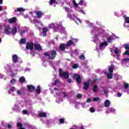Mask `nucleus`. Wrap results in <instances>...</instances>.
Instances as JSON below:
<instances>
[{"instance_id": "f257e3e1", "label": "nucleus", "mask_w": 129, "mask_h": 129, "mask_svg": "<svg viewBox=\"0 0 129 129\" xmlns=\"http://www.w3.org/2000/svg\"><path fill=\"white\" fill-rule=\"evenodd\" d=\"M44 55L45 57H48L49 60H54L56 58V56H57V51L55 50H52L50 51V52H45Z\"/></svg>"}, {"instance_id": "f03ea898", "label": "nucleus", "mask_w": 129, "mask_h": 129, "mask_svg": "<svg viewBox=\"0 0 129 129\" xmlns=\"http://www.w3.org/2000/svg\"><path fill=\"white\" fill-rule=\"evenodd\" d=\"M59 72L60 77H63L64 79H68V78H69L70 75L68 72H65L63 73V71L62 70V69H60L59 70Z\"/></svg>"}, {"instance_id": "7ed1b4c3", "label": "nucleus", "mask_w": 129, "mask_h": 129, "mask_svg": "<svg viewBox=\"0 0 129 129\" xmlns=\"http://www.w3.org/2000/svg\"><path fill=\"white\" fill-rule=\"evenodd\" d=\"M66 10L68 12L67 16L68 18L70 19H72V20H74V19L76 18V16L73 14V11L70 10V9L66 7Z\"/></svg>"}, {"instance_id": "20e7f679", "label": "nucleus", "mask_w": 129, "mask_h": 129, "mask_svg": "<svg viewBox=\"0 0 129 129\" xmlns=\"http://www.w3.org/2000/svg\"><path fill=\"white\" fill-rule=\"evenodd\" d=\"M34 43L32 42H27L26 45V49L27 50H30V51H33L34 50Z\"/></svg>"}, {"instance_id": "39448f33", "label": "nucleus", "mask_w": 129, "mask_h": 129, "mask_svg": "<svg viewBox=\"0 0 129 129\" xmlns=\"http://www.w3.org/2000/svg\"><path fill=\"white\" fill-rule=\"evenodd\" d=\"M73 77H74V79H75V80H76L78 83H79V84L81 83L82 79L81 78V76H80V75L78 74H75L74 75Z\"/></svg>"}, {"instance_id": "423d86ee", "label": "nucleus", "mask_w": 129, "mask_h": 129, "mask_svg": "<svg viewBox=\"0 0 129 129\" xmlns=\"http://www.w3.org/2000/svg\"><path fill=\"white\" fill-rule=\"evenodd\" d=\"M91 82V80H88L87 82L84 83V86L83 87L84 90H88V88H89V86H90Z\"/></svg>"}, {"instance_id": "0eeeda50", "label": "nucleus", "mask_w": 129, "mask_h": 129, "mask_svg": "<svg viewBox=\"0 0 129 129\" xmlns=\"http://www.w3.org/2000/svg\"><path fill=\"white\" fill-rule=\"evenodd\" d=\"M28 91L30 92H34L36 90V87L32 85H28L27 86Z\"/></svg>"}, {"instance_id": "6e6552de", "label": "nucleus", "mask_w": 129, "mask_h": 129, "mask_svg": "<svg viewBox=\"0 0 129 129\" xmlns=\"http://www.w3.org/2000/svg\"><path fill=\"white\" fill-rule=\"evenodd\" d=\"M35 50H37V51H42V46L39 43H35L34 45Z\"/></svg>"}, {"instance_id": "1a4fd4ad", "label": "nucleus", "mask_w": 129, "mask_h": 129, "mask_svg": "<svg viewBox=\"0 0 129 129\" xmlns=\"http://www.w3.org/2000/svg\"><path fill=\"white\" fill-rule=\"evenodd\" d=\"M5 33L7 34V35H9V34H11V27L10 26H5Z\"/></svg>"}, {"instance_id": "9d476101", "label": "nucleus", "mask_w": 129, "mask_h": 129, "mask_svg": "<svg viewBox=\"0 0 129 129\" xmlns=\"http://www.w3.org/2000/svg\"><path fill=\"white\" fill-rule=\"evenodd\" d=\"M12 61L13 63H17V62H19V57L17 54L13 55L12 56Z\"/></svg>"}, {"instance_id": "9b49d317", "label": "nucleus", "mask_w": 129, "mask_h": 129, "mask_svg": "<svg viewBox=\"0 0 129 129\" xmlns=\"http://www.w3.org/2000/svg\"><path fill=\"white\" fill-rule=\"evenodd\" d=\"M35 13L38 19H41V18H42L43 16V13L40 11H35Z\"/></svg>"}, {"instance_id": "f8f14e48", "label": "nucleus", "mask_w": 129, "mask_h": 129, "mask_svg": "<svg viewBox=\"0 0 129 129\" xmlns=\"http://www.w3.org/2000/svg\"><path fill=\"white\" fill-rule=\"evenodd\" d=\"M11 32L13 35L17 34L18 32V26L13 27Z\"/></svg>"}, {"instance_id": "ddd939ff", "label": "nucleus", "mask_w": 129, "mask_h": 129, "mask_svg": "<svg viewBox=\"0 0 129 129\" xmlns=\"http://www.w3.org/2000/svg\"><path fill=\"white\" fill-rule=\"evenodd\" d=\"M66 47H67V46H66V45H65V44L61 43L59 45V49L60 51H65V50L66 49Z\"/></svg>"}, {"instance_id": "4468645a", "label": "nucleus", "mask_w": 129, "mask_h": 129, "mask_svg": "<svg viewBox=\"0 0 129 129\" xmlns=\"http://www.w3.org/2000/svg\"><path fill=\"white\" fill-rule=\"evenodd\" d=\"M114 70V65L111 64L110 67L108 69L109 73H113Z\"/></svg>"}, {"instance_id": "2eb2a0df", "label": "nucleus", "mask_w": 129, "mask_h": 129, "mask_svg": "<svg viewBox=\"0 0 129 129\" xmlns=\"http://www.w3.org/2000/svg\"><path fill=\"white\" fill-rule=\"evenodd\" d=\"M108 44H107V42L106 41H105L102 43H101L99 46V49H101L103 48V46H108Z\"/></svg>"}, {"instance_id": "dca6fc26", "label": "nucleus", "mask_w": 129, "mask_h": 129, "mask_svg": "<svg viewBox=\"0 0 129 129\" xmlns=\"http://www.w3.org/2000/svg\"><path fill=\"white\" fill-rule=\"evenodd\" d=\"M47 32H48V29H47L46 27L43 28L42 29V34L43 37H46V36H47Z\"/></svg>"}, {"instance_id": "f3484780", "label": "nucleus", "mask_w": 129, "mask_h": 129, "mask_svg": "<svg viewBox=\"0 0 129 129\" xmlns=\"http://www.w3.org/2000/svg\"><path fill=\"white\" fill-rule=\"evenodd\" d=\"M17 21V18L16 17H13L11 19H9V22L11 24H13V23H16Z\"/></svg>"}, {"instance_id": "a211bd4d", "label": "nucleus", "mask_w": 129, "mask_h": 129, "mask_svg": "<svg viewBox=\"0 0 129 129\" xmlns=\"http://www.w3.org/2000/svg\"><path fill=\"white\" fill-rule=\"evenodd\" d=\"M39 117H46L47 113L46 112H40L38 114Z\"/></svg>"}, {"instance_id": "6ab92c4d", "label": "nucleus", "mask_w": 129, "mask_h": 129, "mask_svg": "<svg viewBox=\"0 0 129 129\" xmlns=\"http://www.w3.org/2000/svg\"><path fill=\"white\" fill-rule=\"evenodd\" d=\"M109 104H110V101L108 100H106L104 102V105L105 107H108L109 106Z\"/></svg>"}, {"instance_id": "aec40b11", "label": "nucleus", "mask_w": 129, "mask_h": 129, "mask_svg": "<svg viewBox=\"0 0 129 129\" xmlns=\"http://www.w3.org/2000/svg\"><path fill=\"white\" fill-rule=\"evenodd\" d=\"M26 38H21L20 41V43L21 45H24L26 44Z\"/></svg>"}, {"instance_id": "412c9836", "label": "nucleus", "mask_w": 129, "mask_h": 129, "mask_svg": "<svg viewBox=\"0 0 129 129\" xmlns=\"http://www.w3.org/2000/svg\"><path fill=\"white\" fill-rule=\"evenodd\" d=\"M74 44V43L73 42V41L72 40H70L68 42V43H67L66 46H67V47H70V46H71V45H72V44Z\"/></svg>"}, {"instance_id": "4be33fe9", "label": "nucleus", "mask_w": 129, "mask_h": 129, "mask_svg": "<svg viewBox=\"0 0 129 129\" xmlns=\"http://www.w3.org/2000/svg\"><path fill=\"white\" fill-rule=\"evenodd\" d=\"M19 81L20 82H21V83H24V82H26V79L25 78V77H20V78L19 79Z\"/></svg>"}, {"instance_id": "5701e85b", "label": "nucleus", "mask_w": 129, "mask_h": 129, "mask_svg": "<svg viewBox=\"0 0 129 129\" xmlns=\"http://www.w3.org/2000/svg\"><path fill=\"white\" fill-rule=\"evenodd\" d=\"M36 92L37 93V94H40L41 93V87L40 86H38L37 89L36 90Z\"/></svg>"}, {"instance_id": "b1692460", "label": "nucleus", "mask_w": 129, "mask_h": 129, "mask_svg": "<svg viewBox=\"0 0 129 129\" xmlns=\"http://www.w3.org/2000/svg\"><path fill=\"white\" fill-rule=\"evenodd\" d=\"M97 90H98V87L97 85H94L93 88V91L94 92H97Z\"/></svg>"}, {"instance_id": "393cba45", "label": "nucleus", "mask_w": 129, "mask_h": 129, "mask_svg": "<svg viewBox=\"0 0 129 129\" xmlns=\"http://www.w3.org/2000/svg\"><path fill=\"white\" fill-rule=\"evenodd\" d=\"M107 76L108 79H112V77H113V75L112 73H109L107 74Z\"/></svg>"}, {"instance_id": "a878e982", "label": "nucleus", "mask_w": 129, "mask_h": 129, "mask_svg": "<svg viewBox=\"0 0 129 129\" xmlns=\"http://www.w3.org/2000/svg\"><path fill=\"white\" fill-rule=\"evenodd\" d=\"M128 87H129V84H127L126 83H125L124 84V87L125 90H127V89H128Z\"/></svg>"}, {"instance_id": "bb28decb", "label": "nucleus", "mask_w": 129, "mask_h": 129, "mask_svg": "<svg viewBox=\"0 0 129 129\" xmlns=\"http://www.w3.org/2000/svg\"><path fill=\"white\" fill-rule=\"evenodd\" d=\"M17 12H24V11H26V10L24 9L23 8H17Z\"/></svg>"}, {"instance_id": "cd10ccee", "label": "nucleus", "mask_w": 129, "mask_h": 129, "mask_svg": "<svg viewBox=\"0 0 129 129\" xmlns=\"http://www.w3.org/2000/svg\"><path fill=\"white\" fill-rule=\"evenodd\" d=\"M55 3H56V0H49V5L50 6H52Z\"/></svg>"}, {"instance_id": "c85d7f7f", "label": "nucleus", "mask_w": 129, "mask_h": 129, "mask_svg": "<svg viewBox=\"0 0 129 129\" xmlns=\"http://www.w3.org/2000/svg\"><path fill=\"white\" fill-rule=\"evenodd\" d=\"M17 126L18 127H19V128H22V127H23V124L20 122H18L17 123Z\"/></svg>"}, {"instance_id": "c756f323", "label": "nucleus", "mask_w": 129, "mask_h": 129, "mask_svg": "<svg viewBox=\"0 0 129 129\" xmlns=\"http://www.w3.org/2000/svg\"><path fill=\"white\" fill-rule=\"evenodd\" d=\"M124 47L125 50H129V44H124Z\"/></svg>"}, {"instance_id": "7c9ffc66", "label": "nucleus", "mask_w": 129, "mask_h": 129, "mask_svg": "<svg viewBox=\"0 0 129 129\" xmlns=\"http://www.w3.org/2000/svg\"><path fill=\"white\" fill-rule=\"evenodd\" d=\"M54 23H51V24L49 25L48 28L49 29H53V28H54Z\"/></svg>"}, {"instance_id": "2f4dec72", "label": "nucleus", "mask_w": 129, "mask_h": 129, "mask_svg": "<svg viewBox=\"0 0 129 129\" xmlns=\"http://www.w3.org/2000/svg\"><path fill=\"white\" fill-rule=\"evenodd\" d=\"M77 68H78V64H75L74 65H73V66H72L73 69H77Z\"/></svg>"}, {"instance_id": "473e14b6", "label": "nucleus", "mask_w": 129, "mask_h": 129, "mask_svg": "<svg viewBox=\"0 0 129 129\" xmlns=\"http://www.w3.org/2000/svg\"><path fill=\"white\" fill-rule=\"evenodd\" d=\"M83 4H84V0H80L78 5H80V6H83Z\"/></svg>"}, {"instance_id": "72a5a7b5", "label": "nucleus", "mask_w": 129, "mask_h": 129, "mask_svg": "<svg viewBox=\"0 0 129 129\" xmlns=\"http://www.w3.org/2000/svg\"><path fill=\"white\" fill-rule=\"evenodd\" d=\"M98 100H100L99 97H95L93 99V101H98Z\"/></svg>"}, {"instance_id": "f704fd0d", "label": "nucleus", "mask_w": 129, "mask_h": 129, "mask_svg": "<svg viewBox=\"0 0 129 129\" xmlns=\"http://www.w3.org/2000/svg\"><path fill=\"white\" fill-rule=\"evenodd\" d=\"M59 122L60 123L63 124L64 122H65V120H64V119L62 118H61L59 119Z\"/></svg>"}, {"instance_id": "c9c22d12", "label": "nucleus", "mask_w": 129, "mask_h": 129, "mask_svg": "<svg viewBox=\"0 0 129 129\" xmlns=\"http://www.w3.org/2000/svg\"><path fill=\"white\" fill-rule=\"evenodd\" d=\"M77 97L79 99H81V98H82V94H78V95H77Z\"/></svg>"}, {"instance_id": "e433bc0d", "label": "nucleus", "mask_w": 129, "mask_h": 129, "mask_svg": "<svg viewBox=\"0 0 129 129\" xmlns=\"http://www.w3.org/2000/svg\"><path fill=\"white\" fill-rule=\"evenodd\" d=\"M80 59H81V60H85V56H84V54H82L80 56Z\"/></svg>"}, {"instance_id": "4c0bfd02", "label": "nucleus", "mask_w": 129, "mask_h": 129, "mask_svg": "<svg viewBox=\"0 0 129 129\" xmlns=\"http://www.w3.org/2000/svg\"><path fill=\"white\" fill-rule=\"evenodd\" d=\"M25 32H26V31H25V30H22L20 33V36L21 37H23L24 34H25Z\"/></svg>"}, {"instance_id": "58836bf2", "label": "nucleus", "mask_w": 129, "mask_h": 129, "mask_svg": "<svg viewBox=\"0 0 129 129\" xmlns=\"http://www.w3.org/2000/svg\"><path fill=\"white\" fill-rule=\"evenodd\" d=\"M114 52L115 54H116L117 55V54H118V48L116 47L114 50Z\"/></svg>"}, {"instance_id": "ea45409f", "label": "nucleus", "mask_w": 129, "mask_h": 129, "mask_svg": "<svg viewBox=\"0 0 129 129\" xmlns=\"http://www.w3.org/2000/svg\"><path fill=\"white\" fill-rule=\"evenodd\" d=\"M111 40H112V38L110 37H107V41L108 43H110V42H111Z\"/></svg>"}, {"instance_id": "a19ab883", "label": "nucleus", "mask_w": 129, "mask_h": 129, "mask_svg": "<svg viewBox=\"0 0 129 129\" xmlns=\"http://www.w3.org/2000/svg\"><path fill=\"white\" fill-rule=\"evenodd\" d=\"M16 82V80L14 79H13L11 81H10V83H11V84H14Z\"/></svg>"}, {"instance_id": "79ce46f5", "label": "nucleus", "mask_w": 129, "mask_h": 129, "mask_svg": "<svg viewBox=\"0 0 129 129\" xmlns=\"http://www.w3.org/2000/svg\"><path fill=\"white\" fill-rule=\"evenodd\" d=\"M90 112H95V109H94L93 107H91V108L90 109Z\"/></svg>"}, {"instance_id": "37998d69", "label": "nucleus", "mask_w": 129, "mask_h": 129, "mask_svg": "<svg viewBox=\"0 0 129 129\" xmlns=\"http://www.w3.org/2000/svg\"><path fill=\"white\" fill-rule=\"evenodd\" d=\"M15 90H16V88H15L14 87L10 88V91H12V92H15Z\"/></svg>"}, {"instance_id": "c03bdc74", "label": "nucleus", "mask_w": 129, "mask_h": 129, "mask_svg": "<svg viewBox=\"0 0 129 129\" xmlns=\"http://www.w3.org/2000/svg\"><path fill=\"white\" fill-rule=\"evenodd\" d=\"M17 94H18V95H22V92H21L20 90H18Z\"/></svg>"}, {"instance_id": "a18cd8bd", "label": "nucleus", "mask_w": 129, "mask_h": 129, "mask_svg": "<svg viewBox=\"0 0 129 129\" xmlns=\"http://www.w3.org/2000/svg\"><path fill=\"white\" fill-rule=\"evenodd\" d=\"M30 54L31 55V56H33V57H35V55L36 54V52H34V51H32L30 52Z\"/></svg>"}, {"instance_id": "49530a36", "label": "nucleus", "mask_w": 129, "mask_h": 129, "mask_svg": "<svg viewBox=\"0 0 129 129\" xmlns=\"http://www.w3.org/2000/svg\"><path fill=\"white\" fill-rule=\"evenodd\" d=\"M124 55H129V51L128 50H126L125 52H124Z\"/></svg>"}, {"instance_id": "de8ad7c7", "label": "nucleus", "mask_w": 129, "mask_h": 129, "mask_svg": "<svg viewBox=\"0 0 129 129\" xmlns=\"http://www.w3.org/2000/svg\"><path fill=\"white\" fill-rule=\"evenodd\" d=\"M109 111H110V112H114L115 111V110H114V109L111 108L109 109Z\"/></svg>"}, {"instance_id": "09e8293b", "label": "nucleus", "mask_w": 129, "mask_h": 129, "mask_svg": "<svg viewBox=\"0 0 129 129\" xmlns=\"http://www.w3.org/2000/svg\"><path fill=\"white\" fill-rule=\"evenodd\" d=\"M23 113H24V114H27L28 113V110H23L22 111Z\"/></svg>"}, {"instance_id": "8fccbe9b", "label": "nucleus", "mask_w": 129, "mask_h": 129, "mask_svg": "<svg viewBox=\"0 0 129 129\" xmlns=\"http://www.w3.org/2000/svg\"><path fill=\"white\" fill-rule=\"evenodd\" d=\"M124 62H129V58H124Z\"/></svg>"}, {"instance_id": "3c124183", "label": "nucleus", "mask_w": 129, "mask_h": 129, "mask_svg": "<svg viewBox=\"0 0 129 129\" xmlns=\"http://www.w3.org/2000/svg\"><path fill=\"white\" fill-rule=\"evenodd\" d=\"M87 102L88 103H89L91 102V99H90V98H88V99H87Z\"/></svg>"}, {"instance_id": "603ef678", "label": "nucleus", "mask_w": 129, "mask_h": 129, "mask_svg": "<svg viewBox=\"0 0 129 129\" xmlns=\"http://www.w3.org/2000/svg\"><path fill=\"white\" fill-rule=\"evenodd\" d=\"M67 82H68V83H71L72 82V80H71V79H68L67 80Z\"/></svg>"}, {"instance_id": "864d4df0", "label": "nucleus", "mask_w": 129, "mask_h": 129, "mask_svg": "<svg viewBox=\"0 0 129 129\" xmlns=\"http://www.w3.org/2000/svg\"><path fill=\"white\" fill-rule=\"evenodd\" d=\"M126 23L129 24V17L126 18Z\"/></svg>"}, {"instance_id": "5fc2aeb1", "label": "nucleus", "mask_w": 129, "mask_h": 129, "mask_svg": "<svg viewBox=\"0 0 129 129\" xmlns=\"http://www.w3.org/2000/svg\"><path fill=\"white\" fill-rule=\"evenodd\" d=\"M62 94L64 95L63 97H67V93H66V92H62Z\"/></svg>"}, {"instance_id": "6e6d98bb", "label": "nucleus", "mask_w": 129, "mask_h": 129, "mask_svg": "<svg viewBox=\"0 0 129 129\" xmlns=\"http://www.w3.org/2000/svg\"><path fill=\"white\" fill-rule=\"evenodd\" d=\"M50 123H51V120H47L46 121V124H50Z\"/></svg>"}, {"instance_id": "4d7b16f0", "label": "nucleus", "mask_w": 129, "mask_h": 129, "mask_svg": "<svg viewBox=\"0 0 129 129\" xmlns=\"http://www.w3.org/2000/svg\"><path fill=\"white\" fill-rule=\"evenodd\" d=\"M59 81V80H56L55 81H54V83L53 84V85H56V84H57L58 83V82Z\"/></svg>"}, {"instance_id": "13d9d810", "label": "nucleus", "mask_w": 129, "mask_h": 129, "mask_svg": "<svg viewBox=\"0 0 129 129\" xmlns=\"http://www.w3.org/2000/svg\"><path fill=\"white\" fill-rule=\"evenodd\" d=\"M8 128L11 129L12 128V125L11 124H8L7 126Z\"/></svg>"}, {"instance_id": "bf43d9fd", "label": "nucleus", "mask_w": 129, "mask_h": 129, "mask_svg": "<svg viewBox=\"0 0 129 129\" xmlns=\"http://www.w3.org/2000/svg\"><path fill=\"white\" fill-rule=\"evenodd\" d=\"M117 96H118V97H120L121 96V93H117Z\"/></svg>"}, {"instance_id": "052dcab7", "label": "nucleus", "mask_w": 129, "mask_h": 129, "mask_svg": "<svg viewBox=\"0 0 129 129\" xmlns=\"http://www.w3.org/2000/svg\"><path fill=\"white\" fill-rule=\"evenodd\" d=\"M103 92L104 93V94H106V93H107V91L105 89L103 90Z\"/></svg>"}, {"instance_id": "680f3d73", "label": "nucleus", "mask_w": 129, "mask_h": 129, "mask_svg": "<svg viewBox=\"0 0 129 129\" xmlns=\"http://www.w3.org/2000/svg\"><path fill=\"white\" fill-rule=\"evenodd\" d=\"M75 8H78V4L77 3H76L75 4H74Z\"/></svg>"}, {"instance_id": "e2e57ef3", "label": "nucleus", "mask_w": 129, "mask_h": 129, "mask_svg": "<svg viewBox=\"0 0 129 129\" xmlns=\"http://www.w3.org/2000/svg\"><path fill=\"white\" fill-rule=\"evenodd\" d=\"M74 127H75L74 129H78V126L74 125Z\"/></svg>"}, {"instance_id": "0e129e2a", "label": "nucleus", "mask_w": 129, "mask_h": 129, "mask_svg": "<svg viewBox=\"0 0 129 129\" xmlns=\"http://www.w3.org/2000/svg\"><path fill=\"white\" fill-rule=\"evenodd\" d=\"M81 13H82L84 15H85V13L84 12V11H83V10H81Z\"/></svg>"}, {"instance_id": "69168bd1", "label": "nucleus", "mask_w": 129, "mask_h": 129, "mask_svg": "<svg viewBox=\"0 0 129 129\" xmlns=\"http://www.w3.org/2000/svg\"><path fill=\"white\" fill-rule=\"evenodd\" d=\"M3 11V7L0 6V12H2Z\"/></svg>"}, {"instance_id": "338daca9", "label": "nucleus", "mask_w": 129, "mask_h": 129, "mask_svg": "<svg viewBox=\"0 0 129 129\" xmlns=\"http://www.w3.org/2000/svg\"><path fill=\"white\" fill-rule=\"evenodd\" d=\"M0 5H3V0H0Z\"/></svg>"}, {"instance_id": "774afa93", "label": "nucleus", "mask_w": 129, "mask_h": 129, "mask_svg": "<svg viewBox=\"0 0 129 129\" xmlns=\"http://www.w3.org/2000/svg\"><path fill=\"white\" fill-rule=\"evenodd\" d=\"M80 129H85L83 126H81Z\"/></svg>"}]
</instances>
